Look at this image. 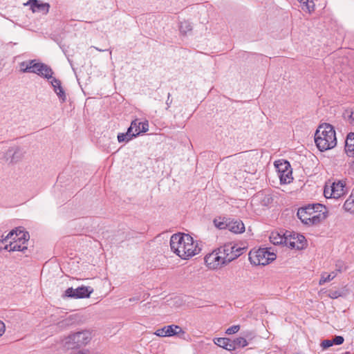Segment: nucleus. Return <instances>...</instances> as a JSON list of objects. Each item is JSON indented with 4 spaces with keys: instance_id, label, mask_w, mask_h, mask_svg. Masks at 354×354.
<instances>
[{
    "instance_id": "1",
    "label": "nucleus",
    "mask_w": 354,
    "mask_h": 354,
    "mask_svg": "<svg viewBox=\"0 0 354 354\" xmlns=\"http://www.w3.org/2000/svg\"><path fill=\"white\" fill-rule=\"evenodd\" d=\"M170 246L171 250L183 259H188L201 250L193 238L187 234H173L170 239Z\"/></svg>"
},
{
    "instance_id": "2",
    "label": "nucleus",
    "mask_w": 354,
    "mask_h": 354,
    "mask_svg": "<svg viewBox=\"0 0 354 354\" xmlns=\"http://www.w3.org/2000/svg\"><path fill=\"white\" fill-rule=\"evenodd\" d=\"M326 209L324 205L316 203L300 207L297 214L304 224L313 225L319 223L326 218Z\"/></svg>"
},
{
    "instance_id": "3",
    "label": "nucleus",
    "mask_w": 354,
    "mask_h": 354,
    "mask_svg": "<svg viewBox=\"0 0 354 354\" xmlns=\"http://www.w3.org/2000/svg\"><path fill=\"white\" fill-rule=\"evenodd\" d=\"M315 142L321 151L335 147L337 145V138L333 127L328 123L320 124L315 134Z\"/></svg>"
},
{
    "instance_id": "4",
    "label": "nucleus",
    "mask_w": 354,
    "mask_h": 354,
    "mask_svg": "<svg viewBox=\"0 0 354 354\" xmlns=\"http://www.w3.org/2000/svg\"><path fill=\"white\" fill-rule=\"evenodd\" d=\"M24 71L33 73L48 80L50 79V84L60 101L64 102L66 100V95L62 86L61 81L52 76L53 72L48 66L43 63L34 64L32 67L25 68Z\"/></svg>"
},
{
    "instance_id": "5",
    "label": "nucleus",
    "mask_w": 354,
    "mask_h": 354,
    "mask_svg": "<svg viewBox=\"0 0 354 354\" xmlns=\"http://www.w3.org/2000/svg\"><path fill=\"white\" fill-rule=\"evenodd\" d=\"M91 339L92 335L89 330H82L66 337L64 339V345L68 349H74L86 346Z\"/></svg>"
},
{
    "instance_id": "6",
    "label": "nucleus",
    "mask_w": 354,
    "mask_h": 354,
    "mask_svg": "<svg viewBox=\"0 0 354 354\" xmlns=\"http://www.w3.org/2000/svg\"><path fill=\"white\" fill-rule=\"evenodd\" d=\"M277 256L268 248H259L251 250L249 253V259L252 264L255 266H265L276 259Z\"/></svg>"
},
{
    "instance_id": "7",
    "label": "nucleus",
    "mask_w": 354,
    "mask_h": 354,
    "mask_svg": "<svg viewBox=\"0 0 354 354\" xmlns=\"http://www.w3.org/2000/svg\"><path fill=\"white\" fill-rule=\"evenodd\" d=\"M281 184H289L293 180L292 169L288 160H279L274 162Z\"/></svg>"
},
{
    "instance_id": "8",
    "label": "nucleus",
    "mask_w": 354,
    "mask_h": 354,
    "mask_svg": "<svg viewBox=\"0 0 354 354\" xmlns=\"http://www.w3.org/2000/svg\"><path fill=\"white\" fill-rule=\"evenodd\" d=\"M65 296L75 299L93 297L94 299L97 300L102 297L103 295H98L97 292H94L93 289L91 291H88V289H66Z\"/></svg>"
},
{
    "instance_id": "9",
    "label": "nucleus",
    "mask_w": 354,
    "mask_h": 354,
    "mask_svg": "<svg viewBox=\"0 0 354 354\" xmlns=\"http://www.w3.org/2000/svg\"><path fill=\"white\" fill-rule=\"evenodd\" d=\"M180 333H184V331L178 325H168L156 330L154 334L158 337H171Z\"/></svg>"
},
{
    "instance_id": "10",
    "label": "nucleus",
    "mask_w": 354,
    "mask_h": 354,
    "mask_svg": "<svg viewBox=\"0 0 354 354\" xmlns=\"http://www.w3.org/2000/svg\"><path fill=\"white\" fill-rule=\"evenodd\" d=\"M23 156L21 149L18 147H11L8 149L4 155V158L9 163L17 162Z\"/></svg>"
},
{
    "instance_id": "11",
    "label": "nucleus",
    "mask_w": 354,
    "mask_h": 354,
    "mask_svg": "<svg viewBox=\"0 0 354 354\" xmlns=\"http://www.w3.org/2000/svg\"><path fill=\"white\" fill-rule=\"evenodd\" d=\"M222 257L213 252L205 256V261L207 267L210 269H217L223 265V261H221Z\"/></svg>"
},
{
    "instance_id": "12",
    "label": "nucleus",
    "mask_w": 354,
    "mask_h": 354,
    "mask_svg": "<svg viewBox=\"0 0 354 354\" xmlns=\"http://www.w3.org/2000/svg\"><path fill=\"white\" fill-rule=\"evenodd\" d=\"M26 5L30 6V10L33 12H41L44 15H46L50 9L48 3H43L39 0H29Z\"/></svg>"
},
{
    "instance_id": "13",
    "label": "nucleus",
    "mask_w": 354,
    "mask_h": 354,
    "mask_svg": "<svg viewBox=\"0 0 354 354\" xmlns=\"http://www.w3.org/2000/svg\"><path fill=\"white\" fill-rule=\"evenodd\" d=\"M344 185L342 182L333 183L330 186V196L338 198L344 194Z\"/></svg>"
},
{
    "instance_id": "14",
    "label": "nucleus",
    "mask_w": 354,
    "mask_h": 354,
    "mask_svg": "<svg viewBox=\"0 0 354 354\" xmlns=\"http://www.w3.org/2000/svg\"><path fill=\"white\" fill-rule=\"evenodd\" d=\"M227 229L233 233L239 234L245 231V225L241 220L230 219Z\"/></svg>"
},
{
    "instance_id": "15",
    "label": "nucleus",
    "mask_w": 354,
    "mask_h": 354,
    "mask_svg": "<svg viewBox=\"0 0 354 354\" xmlns=\"http://www.w3.org/2000/svg\"><path fill=\"white\" fill-rule=\"evenodd\" d=\"M133 123H136L135 127H133V130L131 132V133L134 135L133 137H136L140 133H145L149 130V124L147 121L141 122L136 119L133 120L131 124Z\"/></svg>"
},
{
    "instance_id": "16",
    "label": "nucleus",
    "mask_w": 354,
    "mask_h": 354,
    "mask_svg": "<svg viewBox=\"0 0 354 354\" xmlns=\"http://www.w3.org/2000/svg\"><path fill=\"white\" fill-rule=\"evenodd\" d=\"M214 343L217 346L230 351H234L232 340L227 337H216L214 339Z\"/></svg>"
},
{
    "instance_id": "17",
    "label": "nucleus",
    "mask_w": 354,
    "mask_h": 354,
    "mask_svg": "<svg viewBox=\"0 0 354 354\" xmlns=\"http://www.w3.org/2000/svg\"><path fill=\"white\" fill-rule=\"evenodd\" d=\"M28 249L27 245L26 244H22V243H19L18 240H15L14 241H10L8 245H6L4 246V250L8 251H21L24 252Z\"/></svg>"
},
{
    "instance_id": "18",
    "label": "nucleus",
    "mask_w": 354,
    "mask_h": 354,
    "mask_svg": "<svg viewBox=\"0 0 354 354\" xmlns=\"http://www.w3.org/2000/svg\"><path fill=\"white\" fill-rule=\"evenodd\" d=\"M345 151L347 153L354 156V133L348 134L345 141Z\"/></svg>"
},
{
    "instance_id": "19",
    "label": "nucleus",
    "mask_w": 354,
    "mask_h": 354,
    "mask_svg": "<svg viewBox=\"0 0 354 354\" xmlns=\"http://www.w3.org/2000/svg\"><path fill=\"white\" fill-rule=\"evenodd\" d=\"M222 247V250L223 251V252L225 254V259H227V261H228L229 263H230L231 261H233V259H232L231 257H233V254H234V243H227L225 244H224L223 245L221 246Z\"/></svg>"
},
{
    "instance_id": "20",
    "label": "nucleus",
    "mask_w": 354,
    "mask_h": 354,
    "mask_svg": "<svg viewBox=\"0 0 354 354\" xmlns=\"http://www.w3.org/2000/svg\"><path fill=\"white\" fill-rule=\"evenodd\" d=\"M136 123L131 124L130 127L128 128L127 131L126 133H119L118 135V140L119 142H128L129 140H131L134 135L131 133L132 131L133 130V127H135Z\"/></svg>"
},
{
    "instance_id": "21",
    "label": "nucleus",
    "mask_w": 354,
    "mask_h": 354,
    "mask_svg": "<svg viewBox=\"0 0 354 354\" xmlns=\"http://www.w3.org/2000/svg\"><path fill=\"white\" fill-rule=\"evenodd\" d=\"M270 240L272 243L274 245H280L285 243L286 245H288L289 243L286 241V238L283 235H281L277 232H272L270 236Z\"/></svg>"
},
{
    "instance_id": "22",
    "label": "nucleus",
    "mask_w": 354,
    "mask_h": 354,
    "mask_svg": "<svg viewBox=\"0 0 354 354\" xmlns=\"http://www.w3.org/2000/svg\"><path fill=\"white\" fill-rule=\"evenodd\" d=\"M230 220V218L220 217L214 220V224L217 228L220 230L227 229Z\"/></svg>"
},
{
    "instance_id": "23",
    "label": "nucleus",
    "mask_w": 354,
    "mask_h": 354,
    "mask_svg": "<svg viewBox=\"0 0 354 354\" xmlns=\"http://www.w3.org/2000/svg\"><path fill=\"white\" fill-rule=\"evenodd\" d=\"M16 234V240H18L19 243H22V244H26L27 241H28L30 239V235L28 232H25L22 230L17 229Z\"/></svg>"
},
{
    "instance_id": "24",
    "label": "nucleus",
    "mask_w": 354,
    "mask_h": 354,
    "mask_svg": "<svg viewBox=\"0 0 354 354\" xmlns=\"http://www.w3.org/2000/svg\"><path fill=\"white\" fill-rule=\"evenodd\" d=\"M337 275L336 272H331L330 273L324 272L322 274V277L319 279V284L320 286L324 284L326 282L330 281L333 280Z\"/></svg>"
},
{
    "instance_id": "25",
    "label": "nucleus",
    "mask_w": 354,
    "mask_h": 354,
    "mask_svg": "<svg viewBox=\"0 0 354 354\" xmlns=\"http://www.w3.org/2000/svg\"><path fill=\"white\" fill-rule=\"evenodd\" d=\"M233 347L234 346V350L239 348H243L246 346L248 343L245 338L242 337H239L232 340Z\"/></svg>"
},
{
    "instance_id": "26",
    "label": "nucleus",
    "mask_w": 354,
    "mask_h": 354,
    "mask_svg": "<svg viewBox=\"0 0 354 354\" xmlns=\"http://www.w3.org/2000/svg\"><path fill=\"white\" fill-rule=\"evenodd\" d=\"M344 208L346 211L354 213V195L352 194L351 196L345 201Z\"/></svg>"
},
{
    "instance_id": "27",
    "label": "nucleus",
    "mask_w": 354,
    "mask_h": 354,
    "mask_svg": "<svg viewBox=\"0 0 354 354\" xmlns=\"http://www.w3.org/2000/svg\"><path fill=\"white\" fill-rule=\"evenodd\" d=\"M234 254L233 257L231 258L233 259V260L236 259L239 257H240L246 250V248L245 247H241L238 245L237 244L234 243Z\"/></svg>"
},
{
    "instance_id": "28",
    "label": "nucleus",
    "mask_w": 354,
    "mask_h": 354,
    "mask_svg": "<svg viewBox=\"0 0 354 354\" xmlns=\"http://www.w3.org/2000/svg\"><path fill=\"white\" fill-rule=\"evenodd\" d=\"M179 29L180 32H182L183 34H186L187 32L192 30V26L189 21H184L180 22Z\"/></svg>"
},
{
    "instance_id": "29",
    "label": "nucleus",
    "mask_w": 354,
    "mask_h": 354,
    "mask_svg": "<svg viewBox=\"0 0 354 354\" xmlns=\"http://www.w3.org/2000/svg\"><path fill=\"white\" fill-rule=\"evenodd\" d=\"M344 117L351 124L354 125V111L346 110Z\"/></svg>"
},
{
    "instance_id": "30",
    "label": "nucleus",
    "mask_w": 354,
    "mask_h": 354,
    "mask_svg": "<svg viewBox=\"0 0 354 354\" xmlns=\"http://www.w3.org/2000/svg\"><path fill=\"white\" fill-rule=\"evenodd\" d=\"M298 241H299V243L301 245H296V243L295 241H290L289 246L291 248H297V249L301 248L304 246L303 241L305 240V237L302 235L300 236H297Z\"/></svg>"
},
{
    "instance_id": "31",
    "label": "nucleus",
    "mask_w": 354,
    "mask_h": 354,
    "mask_svg": "<svg viewBox=\"0 0 354 354\" xmlns=\"http://www.w3.org/2000/svg\"><path fill=\"white\" fill-rule=\"evenodd\" d=\"M214 252L217 254V256L219 255V256H221V257H222L223 259L221 260V261H223L224 266L229 263V262L227 261V259H225V254L223 252L221 246L219 247L218 248H217L216 250H215Z\"/></svg>"
},
{
    "instance_id": "32",
    "label": "nucleus",
    "mask_w": 354,
    "mask_h": 354,
    "mask_svg": "<svg viewBox=\"0 0 354 354\" xmlns=\"http://www.w3.org/2000/svg\"><path fill=\"white\" fill-rule=\"evenodd\" d=\"M240 330V326L239 325H234L230 328H228L225 333L227 335H233L236 333Z\"/></svg>"
},
{
    "instance_id": "33",
    "label": "nucleus",
    "mask_w": 354,
    "mask_h": 354,
    "mask_svg": "<svg viewBox=\"0 0 354 354\" xmlns=\"http://www.w3.org/2000/svg\"><path fill=\"white\" fill-rule=\"evenodd\" d=\"M333 345L332 339H325L321 343L323 349H326Z\"/></svg>"
},
{
    "instance_id": "34",
    "label": "nucleus",
    "mask_w": 354,
    "mask_h": 354,
    "mask_svg": "<svg viewBox=\"0 0 354 354\" xmlns=\"http://www.w3.org/2000/svg\"><path fill=\"white\" fill-rule=\"evenodd\" d=\"M17 229L16 230H12V231H10L8 234L7 236L4 238V239H6L7 241H8V239H11L13 241L15 240H16V234H17Z\"/></svg>"
},
{
    "instance_id": "35",
    "label": "nucleus",
    "mask_w": 354,
    "mask_h": 354,
    "mask_svg": "<svg viewBox=\"0 0 354 354\" xmlns=\"http://www.w3.org/2000/svg\"><path fill=\"white\" fill-rule=\"evenodd\" d=\"M332 341L333 344L340 345L343 344L344 339L342 336H336Z\"/></svg>"
},
{
    "instance_id": "36",
    "label": "nucleus",
    "mask_w": 354,
    "mask_h": 354,
    "mask_svg": "<svg viewBox=\"0 0 354 354\" xmlns=\"http://www.w3.org/2000/svg\"><path fill=\"white\" fill-rule=\"evenodd\" d=\"M171 103H172V99L171 98V94L169 93L168 95H167V99L166 100V104H167L166 109L167 110L169 109V108L170 107Z\"/></svg>"
},
{
    "instance_id": "37",
    "label": "nucleus",
    "mask_w": 354,
    "mask_h": 354,
    "mask_svg": "<svg viewBox=\"0 0 354 354\" xmlns=\"http://www.w3.org/2000/svg\"><path fill=\"white\" fill-rule=\"evenodd\" d=\"M306 7H307V8H308L309 12H311L312 10H314L315 4H314L313 1H310V2L307 1L306 3Z\"/></svg>"
},
{
    "instance_id": "38",
    "label": "nucleus",
    "mask_w": 354,
    "mask_h": 354,
    "mask_svg": "<svg viewBox=\"0 0 354 354\" xmlns=\"http://www.w3.org/2000/svg\"><path fill=\"white\" fill-rule=\"evenodd\" d=\"M328 295L330 297H331L333 299L337 298L338 297H339L341 295V294L337 292V291H335L334 292H332L330 291Z\"/></svg>"
},
{
    "instance_id": "39",
    "label": "nucleus",
    "mask_w": 354,
    "mask_h": 354,
    "mask_svg": "<svg viewBox=\"0 0 354 354\" xmlns=\"http://www.w3.org/2000/svg\"><path fill=\"white\" fill-rule=\"evenodd\" d=\"M6 326L4 323L0 320V337L5 333Z\"/></svg>"
},
{
    "instance_id": "40",
    "label": "nucleus",
    "mask_w": 354,
    "mask_h": 354,
    "mask_svg": "<svg viewBox=\"0 0 354 354\" xmlns=\"http://www.w3.org/2000/svg\"><path fill=\"white\" fill-rule=\"evenodd\" d=\"M8 241L6 239H3L0 240V249H4V246L6 245H8L9 243H7Z\"/></svg>"
},
{
    "instance_id": "41",
    "label": "nucleus",
    "mask_w": 354,
    "mask_h": 354,
    "mask_svg": "<svg viewBox=\"0 0 354 354\" xmlns=\"http://www.w3.org/2000/svg\"><path fill=\"white\" fill-rule=\"evenodd\" d=\"M27 62H22L19 64L20 71L23 73H28L27 71H24L25 67H26Z\"/></svg>"
},
{
    "instance_id": "42",
    "label": "nucleus",
    "mask_w": 354,
    "mask_h": 354,
    "mask_svg": "<svg viewBox=\"0 0 354 354\" xmlns=\"http://www.w3.org/2000/svg\"><path fill=\"white\" fill-rule=\"evenodd\" d=\"M330 187H325L324 193L326 198H333V196H330Z\"/></svg>"
},
{
    "instance_id": "43",
    "label": "nucleus",
    "mask_w": 354,
    "mask_h": 354,
    "mask_svg": "<svg viewBox=\"0 0 354 354\" xmlns=\"http://www.w3.org/2000/svg\"><path fill=\"white\" fill-rule=\"evenodd\" d=\"M34 64H36V63H35V59L29 60L28 62H27V65H26V68L32 67V65H33Z\"/></svg>"
},
{
    "instance_id": "44",
    "label": "nucleus",
    "mask_w": 354,
    "mask_h": 354,
    "mask_svg": "<svg viewBox=\"0 0 354 354\" xmlns=\"http://www.w3.org/2000/svg\"><path fill=\"white\" fill-rule=\"evenodd\" d=\"M77 288H90V287L88 286H85L84 284H81V285H78Z\"/></svg>"
},
{
    "instance_id": "45",
    "label": "nucleus",
    "mask_w": 354,
    "mask_h": 354,
    "mask_svg": "<svg viewBox=\"0 0 354 354\" xmlns=\"http://www.w3.org/2000/svg\"><path fill=\"white\" fill-rule=\"evenodd\" d=\"M94 48H95L97 50L100 51V52H103V51H105V50H102V49H100V48H98L97 47H94L93 46Z\"/></svg>"
},
{
    "instance_id": "46",
    "label": "nucleus",
    "mask_w": 354,
    "mask_h": 354,
    "mask_svg": "<svg viewBox=\"0 0 354 354\" xmlns=\"http://www.w3.org/2000/svg\"><path fill=\"white\" fill-rule=\"evenodd\" d=\"M75 354H86L85 352L84 351H78L77 353Z\"/></svg>"
},
{
    "instance_id": "47",
    "label": "nucleus",
    "mask_w": 354,
    "mask_h": 354,
    "mask_svg": "<svg viewBox=\"0 0 354 354\" xmlns=\"http://www.w3.org/2000/svg\"><path fill=\"white\" fill-rule=\"evenodd\" d=\"M46 270H45V267L42 269L41 270V275L44 274Z\"/></svg>"
},
{
    "instance_id": "48",
    "label": "nucleus",
    "mask_w": 354,
    "mask_h": 354,
    "mask_svg": "<svg viewBox=\"0 0 354 354\" xmlns=\"http://www.w3.org/2000/svg\"><path fill=\"white\" fill-rule=\"evenodd\" d=\"M300 2H303L304 3H306L308 0H299Z\"/></svg>"
}]
</instances>
